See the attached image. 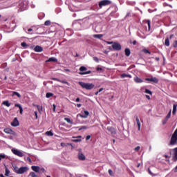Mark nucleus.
Segmentation results:
<instances>
[{"instance_id": "45", "label": "nucleus", "mask_w": 177, "mask_h": 177, "mask_svg": "<svg viewBox=\"0 0 177 177\" xmlns=\"http://www.w3.org/2000/svg\"><path fill=\"white\" fill-rule=\"evenodd\" d=\"M135 151H139V150H140V147L138 146L134 149Z\"/></svg>"}, {"instance_id": "37", "label": "nucleus", "mask_w": 177, "mask_h": 177, "mask_svg": "<svg viewBox=\"0 0 177 177\" xmlns=\"http://www.w3.org/2000/svg\"><path fill=\"white\" fill-rule=\"evenodd\" d=\"M14 169L16 172V174H19V170L20 169V168L17 167V166L14 167Z\"/></svg>"}, {"instance_id": "55", "label": "nucleus", "mask_w": 177, "mask_h": 177, "mask_svg": "<svg viewBox=\"0 0 177 177\" xmlns=\"http://www.w3.org/2000/svg\"><path fill=\"white\" fill-rule=\"evenodd\" d=\"M107 44H108V45H111V44H113L114 43H113V41H107Z\"/></svg>"}, {"instance_id": "39", "label": "nucleus", "mask_w": 177, "mask_h": 177, "mask_svg": "<svg viewBox=\"0 0 177 177\" xmlns=\"http://www.w3.org/2000/svg\"><path fill=\"white\" fill-rule=\"evenodd\" d=\"M3 158H6V155L0 154V161H1V160H3Z\"/></svg>"}, {"instance_id": "51", "label": "nucleus", "mask_w": 177, "mask_h": 177, "mask_svg": "<svg viewBox=\"0 0 177 177\" xmlns=\"http://www.w3.org/2000/svg\"><path fill=\"white\" fill-rule=\"evenodd\" d=\"M27 160L29 161V162H32V161L31 160V158L30 157L27 158Z\"/></svg>"}, {"instance_id": "58", "label": "nucleus", "mask_w": 177, "mask_h": 177, "mask_svg": "<svg viewBox=\"0 0 177 177\" xmlns=\"http://www.w3.org/2000/svg\"><path fill=\"white\" fill-rule=\"evenodd\" d=\"M145 89L146 88H145V87H141L140 91H142L143 92L144 91H145Z\"/></svg>"}, {"instance_id": "48", "label": "nucleus", "mask_w": 177, "mask_h": 177, "mask_svg": "<svg viewBox=\"0 0 177 177\" xmlns=\"http://www.w3.org/2000/svg\"><path fill=\"white\" fill-rule=\"evenodd\" d=\"M35 115L36 117V120L38 119V113L37 111H35Z\"/></svg>"}, {"instance_id": "56", "label": "nucleus", "mask_w": 177, "mask_h": 177, "mask_svg": "<svg viewBox=\"0 0 177 177\" xmlns=\"http://www.w3.org/2000/svg\"><path fill=\"white\" fill-rule=\"evenodd\" d=\"M174 172H177V166L173 169Z\"/></svg>"}, {"instance_id": "53", "label": "nucleus", "mask_w": 177, "mask_h": 177, "mask_svg": "<svg viewBox=\"0 0 177 177\" xmlns=\"http://www.w3.org/2000/svg\"><path fill=\"white\" fill-rule=\"evenodd\" d=\"M148 172L150 175H153V173L151 172V170H150V169H148Z\"/></svg>"}, {"instance_id": "41", "label": "nucleus", "mask_w": 177, "mask_h": 177, "mask_svg": "<svg viewBox=\"0 0 177 177\" xmlns=\"http://www.w3.org/2000/svg\"><path fill=\"white\" fill-rule=\"evenodd\" d=\"M44 26H50V21H46L44 23Z\"/></svg>"}, {"instance_id": "5", "label": "nucleus", "mask_w": 177, "mask_h": 177, "mask_svg": "<svg viewBox=\"0 0 177 177\" xmlns=\"http://www.w3.org/2000/svg\"><path fill=\"white\" fill-rule=\"evenodd\" d=\"M80 72L79 74H80V75H86V74H91V71H86V67L85 66H81L80 68ZM83 71H86V72H83Z\"/></svg>"}, {"instance_id": "4", "label": "nucleus", "mask_w": 177, "mask_h": 177, "mask_svg": "<svg viewBox=\"0 0 177 177\" xmlns=\"http://www.w3.org/2000/svg\"><path fill=\"white\" fill-rule=\"evenodd\" d=\"M31 169L32 171H34V172H41V173L45 172V169L41 168L39 167V166H32Z\"/></svg>"}, {"instance_id": "12", "label": "nucleus", "mask_w": 177, "mask_h": 177, "mask_svg": "<svg viewBox=\"0 0 177 177\" xmlns=\"http://www.w3.org/2000/svg\"><path fill=\"white\" fill-rule=\"evenodd\" d=\"M107 130L109 132H111V135H115V133H117V132L115 131V129H114V127H108Z\"/></svg>"}, {"instance_id": "22", "label": "nucleus", "mask_w": 177, "mask_h": 177, "mask_svg": "<svg viewBox=\"0 0 177 177\" xmlns=\"http://www.w3.org/2000/svg\"><path fill=\"white\" fill-rule=\"evenodd\" d=\"M176 107H177V105L176 104H174L173 105V111H172V114L174 115H175V114H176Z\"/></svg>"}, {"instance_id": "24", "label": "nucleus", "mask_w": 177, "mask_h": 177, "mask_svg": "<svg viewBox=\"0 0 177 177\" xmlns=\"http://www.w3.org/2000/svg\"><path fill=\"white\" fill-rule=\"evenodd\" d=\"M3 104L6 107H10V103L8 100L3 102Z\"/></svg>"}, {"instance_id": "63", "label": "nucleus", "mask_w": 177, "mask_h": 177, "mask_svg": "<svg viewBox=\"0 0 177 177\" xmlns=\"http://www.w3.org/2000/svg\"><path fill=\"white\" fill-rule=\"evenodd\" d=\"M77 106L78 108H80V107H81L82 104H77Z\"/></svg>"}, {"instance_id": "7", "label": "nucleus", "mask_w": 177, "mask_h": 177, "mask_svg": "<svg viewBox=\"0 0 177 177\" xmlns=\"http://www.w3.org/2000/svg\"><path fill=\"white\" fill-rule=\"evenodd\" d=\"M111 3V1L109 0H103L99 2V7L100 9L103 8V6H106V5H110Z\"/></svg>"}, {"instance_id": "20", "label": "nucleus", "mask_w": 177, "mask_h": 177, "mask_svg": "<svg viewBox=\"0 0 177 177\" xmlns=\"http://www.w3.org/2000/svg\"><path fill=\"white\" fill-rule=\"evenodd\" d=\"M50 62H57V59H56L55 57H50L46 61V63H48Z\"/></svg>"}, {"instance_id": "26", "label": "nucleus", "mask_w": 177, "mask_h": 177, "mask_svg": "<svg viewBox=\"0 0 177 177\" xmlns=\"http://www.w3.org/2000/svg\"><path fill=\"white\" fill-rule=\"evenodd\" d=\"M37 110L39 113H42L43 107L42 106L37 105Z\"/></svg>"}, {"instance_id": "23", "label": "nucleus", "mask_w": 177, "mask_h": 177, "mask_svg": "<svg viewBox=\"0 0 177 177\" xmlns=\"http://www.w3.org/2000/svg\"><path fill=\"white\" fill-rule=\"evenodd\" d=\"M73 138H74V140H72L73 142H81V139L78 138H81V136L73 137Z\"/></svg>"}, {"instance_id": "6", "label": "nucleus", "mask_w": 177, "mask_h": 177, "mask_svg": "<svg viewBox=\"0 0 177 177\" xmlns=\"http://www.w3.org/2000/svg\"><path fill=\"white\" fill-rule=\"evenodd\" d=\"M3 132L8 135H13V136H17V133H16L15 131L12 130L10 128L4 129Z\"/></svg>"}, {"instance_id": "47", "label": "nucleus", "mask_w": 177, "mask_h": 177, "mask_svg": "<svg viewBox=\"0 0 177 177\" xmlns=\"http://www.w3.org/2000/svg\"><path fill=\"white\" fill-rule=\"evenodd\" d=\"M109 175H113V170L112 169H109L108 171Z\"/></svg>"}, {"instance_id": "19", "label": "nucleus", "mask_w": 177, "mask_h": 177, "mask_svg": "<svg viewBox=\"0 0 177 177\" xmlns=\"http://www.w3.org/2000/svg\"><path fill=\"white\" fill-rule=\"evenodd\" d=\"M173 151H174V159L175 161H177V147L176 148H174L173 149Z\"/></svg>"}, {"instance_id": "60", "label": "nucleus", "mask_w": 177, "mask_h": 177, "mask_svg": "<svg viewBox=\"0 0 177 177\" xmlns=\"http://www.w3.org/2000/svg\"><path fill=\"white\" fill-rule=\"evenodd\" d=\"M75 102H80V97H77V98L75 100Z\"/></svg>"}, {"instance_id": "17", "label": "nucleus", "mask_w": 177, "mask_h": 177, "mask_svg": "<svg viewBox=\"0 0 177 177\" xmlns=\"http://www.w3.org/2000/svg\"><path fill=\"white\" fill-rule=\"evenodd\" d=\"M121 78H132V76L131 75H128L126 73H123L120 75Z\"/></svg>"}, {"instance_id": "34", "label": "nucleus", "mask_w": 177, "mask_h": 177, "mask_svg": "<svg viewBox=\"0 0 177 177\" xmlns=\"http://www.w3.org/2000/svg\"><path fill=\"white\" fill-rule=\"evenodd\" d=\"M145 93H148V95H153V93L151 92V91L147 89V88H145Z\"/></svg>"}, {"instance_id": "61", "label": "nucleus", "mask_w": 177, "mask_h": 177, "mask_svg": "<svg viewBox=\"0 0 177 177\" xmlns=\"http://www.w3.org/2000/svg\"><path fill=\"white\" fill-rule=\"evenodd\" d=\"M133 45H136V40H134V41H133Z\"/></svg>"}, {"instance_id": "32", "label": "nucleus", "mask_w": 177, "mask_h": 177, "mask_svg": "<svg viewBox=\"0 0 177 177\" xmlns=\"http://www.w3.org/2000/svg\"><path fill=\"white\" fill-rule=\"evenodd\" d=\"M46 135H47V136H53V133L51 131H46Z\"/></svg>"}, {"instance_id": "42", "label": "nucleus", "mask_w": 177, "mask_h": 177, "mask_svg": "<svg viewBox=\"0 0 177 177\" xmlns=\"http://www.w3.org/2000/svg\"><path fill=\"white\" fill-rule=\"evenodd\" d=\"M146 23H147V26H148V28H149V30H150V20H147L146 21Z\"/></svg>"}, {"instance_id": "36", "label": "nucleus", "mask_w": 177, "mask_h": 177, "mask_svg": "<svg viewBox=\"0 0 177 177\" xmlns=\"http://www.w3.org/2000/svg\"><path fill=\"white\" fill-rule=\"evenodd\" d=\"M59 82H62V84H66V85H70V83L66 80H59Z\"/></svg>"}, {"instance_id": "27", "label": "nucleus", "mask_w": 177, "mask_h": 177, "mask_svg": "<svg viewBox=\"0 0 177 177\" xmlns=\"http://www.w3.org/2000/svg\"><path fill=\"white\" fill-rule=\"evenodd\" d=\"M103 37V35H94L93 37L97 38V39H100Z\"/></svg>"}, {"instance_id": "28", "label": "nucleus", "mask_w": 177, "mask_h": 177, "mask_svg": "<svg viewBox=\"0 0 177 177\" xmlns=\"http://www.w3.org/2000/svg\"><path fill=\"white\" fill-rule=\"evenodd\" d=\"M9 174H10V171L8 169V167H6V173L5 176H9Z\"/></svg>"}, {"instance_id": "16", "label": "nucleus", "mask_w": 177, "mask_h": 177, "mask_svg": "<svg viewBox=\"0 0 177 177\" xmlns=\"http://www.w3.org/2000/svg\"><path fill=\"white\" fill-rule=\"evenodd\" d=\"M15 106L19 107L20 114H23V107H21V105H20L19 104H15Z\"/></svg>"}, {"instance_id": "25", "label": "nucleus", "mask_w": 177, "mask_h": 177, "mask_svg": "<svg viewBox=\"0 0 177 177\" xmlns=\"http://www.w3.org/2000/svg\"><path fill=\"white\" fill-rule=\"evenodd\" d=\"M61 146H62V147H67V146H72V145H71V143H67V144H66V143H64V142H62V143H61Z\"/></svg>"}, {"instance_id": "59", "label": "nucleus", "mask_w": 177, "mask_h": 177, "mask_svg": "<svg viewBox=\"0 0 177 177\" xmlns=\"http://www.w3.org/2000/svg\"><path fill=\"white\" fill-rule=\"evenodd\" d=\"M103 91V88H101L99 89L98 92L100 93V92H102Z\"/></svg>"}, {"instance_id": "43", "label": "nucleus", "mask_w": 177, "mask_h": 177, "mask_svg": "<svg viewBox=\"0 0 177 177\" xmlns=\"http://www.w3.org/2000/svg\"><path fill=\"white\" fill-rule=\"evenodd\" d=\"M21 45L23 48H27V44L26 42H22Z\"/></svg>"}, {"instance_id": "18", "label": "nucleus", "mask_w": 177, "mask_h": 177, "mask_svg": "<svg viewBox=\"0 0 177 177\" xmlns=\"http://www.w3.org/2000/svg\"><path fill=\"white\" fill-rule=\"evenodd\" d=\"M136 120L137 122V125L138 127V131H140V120H139V117L136 116Z\"/></svg>"}, {"instance_id": "35", "label": "nucleus", "mask_w": 177, "mask_h": 177, "mask_svg": "<svg viewBox=\"0 0 177 177\" xmlns=\"http://www.w3.org/2000/svg\"><path fill=\"white\" fill-rule=\"evenodd\" d=\"M12 95H13V96H15V95L16 96H17V97H21V95H20V93H19L16 91H14Z\"/></svg>"}, {"instance_id": "44", "label": "nucleus", "mask_w": 177, "mask_h": 177, "mask_svg": "<svg viewBox=\"0 0 177 177\" xmlns=\"http://www.w3.org/2000/svg\"><path fill=\"white\" fill-rule=\"evenodd\" d=\"M93 59L94 62H96L97 63H99V58H97V57H94Z\"/></svg>"}, {"instance_id": "31", "label": "nucleus", "mask_w": 177, "mask_h": 177, "mask_svg": "<svg viewBox=\"0 0 177 177\" xmlns=\"http://www.w3.org/2000/svg\"><path fill=\"white\" fill-rule=\"evenodd\" d=\"M165 45L166 46H169V38H167V39H165Z\"/></svg>"}, {"instance_id": "1", "label": "nucleus", "mask_w": 177, "mask_h": 177, "mask_svg": "<svg viewBox=\"0 0 177 177\" xmlns=\"http://www.w3.org/2000/svg\"><path fill=\"white\" fill-rule=\"evenodd\" d=\"M79 85L82 86L84 89H86L87 91H91V89H93L95 88V84L92 83H85L84 82H79Z\"/></svg>"}, {"instance_id": "57", "label": "nucleus", "mask_w": 177, "mask_h": 177, "mask_svg": "<svg viewBox=\"0 0 177 177\" xmlns=\"http://www.w3.org/2000/svg\"><path fill=\"white\" fill-rule=\"evenodd\" d=\"M145 96H146L147 99H148V100H150V95H146Z\"/></svg>"}, {"instance_id": "11", "label": "nucleus", "mask_w": 177, "mask_h": 177, "mask_svg": "<svg viewBox=\"0 0 177 177\" xmlns=\"http://www.w3.org/2000/svg\"><path fill=\"white\" fill-rule=\"evenodd\" d=\"M19 120H17V118H15L12 122H11L12 127H19Z\"/></svg>"}, {"instance_id": "2", "label": "nucleus", "mask_w": 177, "mask_h": 177, "mask_svg": "<svg viewBox=\"0 0 177 177\" xmlns=\"http://www.w3.org/2000/svg\"><path fill=\"white\" fill-rule=\"evenodd\" d=\"M78 154H77V158L80 161H85L86 157L85 155L82 153V149L79 148L77 149Z\"/></svg>"}, {"instance_id": "50", "label": "nucleus", "mask_w": 177, "mask_h": 177, "mask_svg": "<svg viewBox=\"0 0 177 177\" xmlns=\"http://www.w3.org/2000/svg\"><path fill=\"white\" fill-rule=\"evenodd\" d=\"M53 111H56V105L55 104H53Z\"/></svg>"}, {"instance_id": "14", "label": "nucleus", "mask_w": 177, "mask_h": 177, "mask_svg": "<svg viewBox=\"0 0 177 177\" xmlns=\"http://www.w3.org/2000/svg\"><path fill=\"white\" fill-rule=\"evenodd\" d=\"M34 50L35 52H42V50H44V48L41 47V46H36L34 48Z\"/></svg>"}, {"instance_id": "10", "label": "nucleus", "mask_w": 177, "mask_h": 177, "mask_svg": "<svg viewBox=\"0 0 177 177\" xmlns=\"http://www.w3.org/2000/svg\"><path fill=\"white\" fill-rule=\"evenodd\" d=\"M145 80L150 81V82H154V84L158 83V79H157L156 77L146 78Z\"/></svg>"}, {"instance_id": "8", "label": "nucleus", "mask_w": 177, "mask_h": 177, "mask_svg": "<svg viewBox=\"0 0 177 177\" xmlns=\"http://www.w3.org/2000/svg\"><path fill=\"white\" fill-rule=\"evenodd\" d=\"M112 48L114 49V50H121V44L118 42H114L112 44Z\"/></svg>"}, {"instance_id": "49", "label": "nucleus", "mask_w": 177, "mask_h": 177, "mask_svg": "<svg viewBox=\"0 0 177 177\" xmlns=\"http://www.w3.org/2000/svg\"><path fill=\"white\" fill-rule=\"evenodd\" d=\"M174 48H177V41H174Z\"/></svg>"}, {"instance_id": "40", "label": "nucleus", "mask_w": 177, "mask_h": 177, "mask_svg": "<svg viewBox=\"0 0 177 177\" xmlns=\"http://www.w3.org/2000/svg\"><path fill=\"white\" fill-rule=\"evenodd\" d=\"M82 129H88V127L82 126L79 129V131H82Z\"/></svg>"}, {"instance_id": "46", "label": "nucleus", "mask_w": 177, "mask_h": 177, "mask_svg": "<svg viewBox=\"0 0 177 177\" xmlns=\"http://www.w3.org/2000/svg\"><path fill=\"white\" fill-rule=\"evenodd\" d=\"M167 121H168V119L165 118V120L162 121L163 125H165V124H167Z\"/></svg>"}, {"instance_id": "29", "label": "nucleus", "mask_w": 177, "mask_h": 177, "mask_svg": "<svg viewBox=\"0 0 177 177\" xmlns=\"http://www.w3.org/2000/svg\"><path fill=\"white\" fill-rule=\"evenodd\" d=\"M64 121H66V122H68V124H73V121H71V120H70V118H65Z\"/></svg>"}, {"instance_id": "9", "label": "nucleus", "mask_w": 177, "mask_h": 177, "mask_svg": "<svg viewBox=\"0 0 177 177\" xmlns=\"http://www.w3.org/2000/svg\"><path fill=\"white\" fill-rule=\"evenodd\" d=\"M28 171V167H21L19 168L18 174L21 175V174H24V172H27Z\"/></svg>"}, {"instance_id": "15", "label": "nucleus", "mask_w": 177, "mask_h": 177, "mask_svg": "<svg viewBox=\"0 0 177 177\" xmlns=\"http://www.w3.org/2000/svg\"><path fill=\"white\" fill-rule=\"evenodd\" d=\"M133 80L135 82H136V84H142V82H143V80L140 79L138 77H134Z\"/></svg>"}, {"instance_id": "52", "label": "nucleus", "mask_w": 177, "mask_h": 177, "mask_svg": "<svg viewBox=\"0 0 177 177\" xmlns=\"http://www.w3.org/2000/svg\"><path fill=\"white\" fill-rule=\"evenodd\" d=\"M91 139V136H87L86 138V140H89Z\"/></svg>"}, {"instance_id": "30", "label": "nucleus", "mask_w": 177, "mask_h": 177, "mask_svg": "<svg viewBox=\"0 0 177 177\" xmlns=\"http://www.w3.org/2000/svg\"><path fill=\"white\" fill-rule=\"evenodd\" d=\"M52 96H53V93H47L46 95V97H47V99H49V97H52Z\"/></svg>"}, {"instance_id": "64", "label": "nucleus", "mask_w": 177, "mask_h": 177, "mask_svg": "<svg viewBox=\"0 0 177 177\" xmlns=\"http://www.w3.org/2000/svg\"><path fill=\"white\" fill-rule=\"evenodd\" d=\"M28 31L30 32H31V31H32V28H29L28 30Z\"/></svg>"}, {"instance_id": "38", "label": "nucleus", "mask_w": 177, "mask_h": 177, "mask_svg": "<svg viewBox=\"0 0 177 177\" xmlns=\"http://www.w3.org/2000/svg\"><path fill=\"white\" fill-rule=\"evenodd\" d=\"M142 52H144V53H149V55H150L151 53L149 50H147L146 48L143 49Z\"/></svg>"}, {"instance_id": "33", "label": "nucleus", "mask_w": 177, "mask_h": 177, "mask_svg": "<svg viewBox=\"0 0 177 177\" xmlns=\"http://www.w3.org/2000/svg\"><path fill=\"white\" fill-rule=\"evenodd\" d=\"M172 110L170 109L169 112L168 113V114L166 116V120H169V118H171V113Z\"/></svg>"}, {"instance_id": "54", "label": "nucleus", "mask_w": 177, "mask_h": 177, "mask_svg": "<svg viewBox=\"0 0 177 177\" xmlns=\"http://www.w3.org/2000/svg\"><path fill=\"white\" fill-rule=\"evenodd\" d=\"M53 81H58L59 82L60 80L57 79V78H53Z\"/></svg>"}, {"instance_id": "3", "label": "nucleus", "mask_w": 177, "mask_h": 177, "mask_svg": "<svg viewBox=\"0 0 177 177\" xmlns=\"http://www.w3.org/2000/svg\"><path fill=\"white\" fill-rule=\"evenodd\" d=\"M11 151L13 153V154L17 156L18 157H24V153H23V152L19 149H12Z\"/></svg>"}, {"instance_id": "62", "label": "nucleus", "mask_w": 177, "mask_h": 177, "mask_svg": "<svg viewBox=\"0 0 177 177\" xmlns=\"http://www.w3.org/2000/svg\"><path fill=\"white\" fill-rule=\"evenodd\" d=\"M102 68H97V71H102Z\"/></svg>"}, {"instance_id": "21", "label": "nucleus", "mask_w": 177, "mask_h": 177, "mask_svg": "<svg viewBox=\"0 0 177 177\" xmlns=\"http://www.w3.org/2000/svg\"><path fill=\"white\" fill-rule=\"evenodd\" d=\"M124 52H125V55L126 56H130L131 55V50H129V48H126L124 50Z\"/></svg>"}, {"instance_id": "13", "label": "nucleus", "mask_w": 177, "mask_h": 177, "mask_svg": "<svg viewBox=\"0 0 177 177\" xmlns=\"http://www.w3.org/2000/svg\"><path fill=\"white\" fill-rule=\"evenodd\" d=\"M84 115L79 114L80 117H81V118H88V117L89 116V111H84Z\"/></svg>"}]
</instances>
